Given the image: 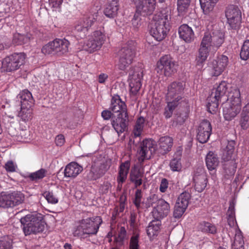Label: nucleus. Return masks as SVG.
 Here are the masks:
<instances>
[{
    "label": "nucleus",
    "instance_id": "1",
    "mask_svg": "<svg viewBox=\"0 0 249 249\" xmlns=\"http://www.w3.org/2000/svg\"><path fill=\"white\" fill-rule=\"evenodd\" d=\"M225 41L224 33L219 30L205 33L196 58V66L202 68L210 52H215Z\"/></svg>",
    "mask_w": 249,
    "mask_h": 249
},
{
    "label": "nucleus",
    "instance_id": "2",
    "mask_svg": "<svg viewBox=\"0 0 249 249\" xmlns=\"http://www.w3.org/2000/svg\"><path fill=\"white\" fill-rule=\"evenodd\" d=\"M170 16L161 14L155 16L149 26L150 34L157 41H160L165 38L170 30Z\"/></svg>",
    "mask_w": 249,
    "mask_h": 249
},
{
    "label": "nucleus",
    "instance_id": "3",
    "mask_svg": "<svg viewBox=\"0 0 249 249\" xmlns=\"http://www.w3.org/2000/svg\"><path fill=\"white\" fill-rule=\"evenodd\" d=\"M69 41L66 38H56L44 45L41 50L44 54L61 56L69 51Z\"/></svg>",
    "mask_w": 249,
    "mask_h": 249
},
{
    "label": "nucleus",
    "instance_id": "4",
    "mask_svg": "<svg viewBox=\"0 0 249 249\" xmlns=\"http://www.w3.org/2000/svg\"><path fill=\"white\" fill-rule=\"evenodd\" d=\"M98 219V221L95 222L91 219H82L73 232L74 236L84 238L87 237L84 236L86 234H96L102 222V219Z\"/></svg>",
    "mask_w": 249,
    "mask_h": 249
},
{
    "label": "nucleus",
    "instance_id": "5",
    "mask_svg": "<svg viewBox=\"0 0 249 249\" xmlns=\"http://www.w3.org/2000/svg\"><path fill=\"white\" fill-rule=\"evenodd\" d=\"M135 42L129 41L124 44L119 52V68L124 71L131 64L135 55Z\"/></svg>",
    "mask_w": 249,
    "mask_h": 249
},
{
    "label": "nucleus",
    "instance_id": "6",
    "mask_svg": "<svg viewBox=\"0 0 249 249\" xmlns=\"http://www.w3.org/2000/svg\"><path fill=\"white\" fill-rule=\"evenodd\" d=\"M25 58L24 53H14L6 57L2 62V71L12 72L18 70L24 64Z\"/></svg>",
    "mask_w": 249,
    "mask_h": 249
},
{
    "label": "nucleus",
    "instance_id": "7",
    "mask_svg": "<svg viewBox=\"0 0 249 249\" xmlns=\"http://www.w3.org/2000/svg\"><path fill=\"white\" fill-rule=\"evenodd\" d=\"M129 87L130 93L135 95L139 91L141 86V80L143 77V70L142 65L131 68L129 71Z\"/></svg>",
    "mask_w": 249,
    "mask_h": 249
},
{
    "label": "nucleus",
    "instance_id": "8",
    "mask_svg": "<svg viewBox=\"0 0 249 249\" xmlns=\"http://www.w3.org/2000/svg\"><path fill=\"white\" fill-rule=\"evenodd\" d=\"M44 219H20L22 229L26 236L44 231L46 223Z\"/></svg>",
    "mask_w": 249,
    "mask_h": 249
},
{
    "label": "nucleus",
    "instance_id": "9",
    "mask_svg": "<svg viewBox=\"0 0 249 249\" xmlns=\"http://www.w3.org/2000/svg\"><path fill=\"white\" fill-rule=\"evenodd\" d=\"M158 68L163 70L165 76L170 77L177 72L178 64L169 54L162 56L157 63Z\"/></svg>",
    "mask_w": 249,
    "mask_h": 249
},
{
    "label": "nucleus",
    "instance_id": "10",
    "mask_svg": "<svg viewBox=\"0 0 249 249\" xmlns=\"http://www.w3.org/2000/svg\"><path fill=\"white\" fill-rule=\"evenodd\" d=\"M227 21L231 29L238 27L241 21V12L237 6L230 5L225 10Z\"/></svg>",
    "mask_w": 249,
    "mask_h": 249
},
{
    "label": "nucleus",
    "instance_id": "11",
    "mask_svg": "<svg viewBox=\"0 0 249 249\" xmlns=\"http://www.w3.org/2000/svg\"><path fill=\"white\" fill-rule=\"evenodd\" d=\"M105 40V36L100 31L93 33L92 37L86 43L85 49L90 53L99 50Z\"/></svg>",
    "mask_w": 249,
    "mask_h": 249
},
{
    "label": "nucleus",
    "instance_id": "12",
    "mask_svg": "<svg viewBox=\"0 0 249 249\" xmlns=\"http://www.w3.org/2000/svg\"><path fill=\"white\" fill-rule=\"evenodd\" d=\"M191 198V194L187 192H183L179 196L175 205L174 218H180L188 206Z\"/></svg>",
    "mask_w": 249,
    "mask_h": 249
},
{
    "label": "nucleus",
    "instance_id": "13",
    "mask_svg": "<svg viewBox=\"0 0 249 249\" xmlns=\"http://www.w3.org/2000/svg\"><path fill=\"white\" fill-rule=\"evenodd\" d=\"M156 5V0H141L136 5V13L143 17L151 15Z\"/></svg>",
    "mask_w": 249,
    "mask_h": 249
},
{
    "label": "nucleus",
    "instance_id": "14",
    "mask_svg": "<svg viewBox=\"0 0 249 249\" xmlns=\"http://www.w3.org/2000/svg\"><path fill=\"white\" fill-rule=\"evenodd\" d=\"M95 21L96 19L93 16L85 18L78 21L74 26V30L77 36L81 38L85 37L88 34L89 28Z\"/></svg>",
    "mask_w": 249,
    "mask_h": 249
},
{
    "label": "nucleus",
    "instance_id": "15",
    "mask_svg": "<svg viewBox=\"0 0 249 249\" xmlns=\"http://www.w3.org/2000/svg\"><path fill=\"white\" fill-rule=\"evenodd\" d=\"M167 106L164 108V115L166 119L171 117L174 110L178 107L187 108L188 106V101L187 99H183L178 96L175 99L167 100Z\"/></svg>",
    "mask_w": 249,
    "mask_h": 249
},
{
    "label": "nucleus",
    "instance_id": "16",
    "mask_svg": "<svg viewBox=\"0 0 249 249\" xmlns=\"http://www.w3.org/2000/svg\"><path fill=\"white\" fill-rule=\"evenodd\" d=\"M128 122V113L117 114L112 117L111 124L115 131L119 134L127 130Z\"/></svg>",
    "mask_w": 249,
    "mask_h": 249
},
{
    "label": "nucleus",
    "instance_id": "17",
    "mask_svg": "<svg viewBox=\"0 0 249 249\" xmlns=\"http://www.w3.org/2000/svg\"><path fill=\"white\" fill-rule=\"evenodd\" d=\"M212 126L207 120H203L197 128L196 139L201 143H206L209 140L212 132Z\"/></svg>",
    "mask_w": 249,
    "mask_h": 249
},
{
    "label": "nucleus",
    "instance_id": "18",
    "mask_svg": "<svg viewBox=\"0 0 249 249\" xmlns=\"http://www.w3.org/2000/svg\"><path fill=\"white\" fill-rule=\"evenodd\" d=\"M185 87V84L184 82H173L168 87L167 93V100H172L175 99L178 96L183 99H186L182 97L180 94L183 92Z\"/></svg>",
    "mask_w": 249,
    "mask_h": 249
},
{
    "label": "nucleus",
    "instance_id": "19",
    "mask_svg": "<svg viewBox=\"0 0 249 249\" xmlns=\"http://www.w3.org/2000/svg\"><path fill=\"white\" fill-rule=\"evenodd\" d=\"M223 116L226 120L231 121L240 112L241 105L226 102L222 104Z\"/></svg>",
    "mask_w": 249,
    "mask_h": 249
},
{
    "label": "nucleus",
    "instance_id": "20",
    "mask_svg": "<svg viewBox=\"0 0 249 249\" xmlns=\"http://www.w3.org/2000/svg\"><path fill=\"white\" fill-rule=\"evenodd\" d=\"M155 151V148L153 141L147 139L143 140L141 143L140 149L139 151L141 156L139 159V161L142 162L145 159H149Z\"/></svg>",
    "mask_w": 249,
    "mask_h": 249
},
{
    "label": "nucleus",
    "instance_id": "21",
    "mask_svg": "<svg viewBox=\"0 0 249 249\" xmlns=\"http://www.w3.org/2000/svg\"><path fill=\"white\" fill-rule=\"evenodd\" d=\"M32 107L18 106V108L16 109L14 107L11 108L12 114L9 115L11 118H14L15 116L19 117L24 122H28L32 119Z\"/></svg>",
    "mask_w": 249,
    "mask_h": 249
},
{
    "label": "nucleus",
    "instance_id": "22",
    "mask_svg": "<svg viewBox=\"0 0 249 249\" xmlns=\"http://www.w3.org/2000/svg\"><path fill=\"white\" fill-rule=\"evenodd\" d=\"M195 188L198 192H202L206 186L207 179L202 168L197 169L193 178Z\"/></svg>",
    "mask_w": 249,
    "mask_h": 249
},
{
    "label": "nucleus",
    "instance_id": "23",
    "mask_svg": "<svg viewBox=\"0 0 249 249\" xmlns=\"http://www.w3.org/2000/svg\"><path fill=\"white\" fill-rule=\"evenodd\" d=\"M110 109L114 114H124V113H128L126 105L124 102L121 100L118 95L114 96L112 98Z\"/></svg>",
    "mask_w": 249,
    "mask_h": 249
},
{
    "label": "nucleus",
    "instance_id": "24",
    "mask_svg": "<svg viewBox=\"0 0 249 249\" xmlns=\"http://www.w3.org/2000/svg\"><path fill=\"white\" fill-rule=\"evenodd\" d=\"M18 107H32L34 100L31 93L27 89H24L17 96Z\"/></svg>",
    "mask_w": 249,
    "mask_h": 249
},
{
    "label": "nucleus",
    "instance_id": "25",
    "mask_svg": "<svg viewBox=\"0 0 249 249\" xmlns=\"http://www.w3.org/2000/svg\"><path fill=\"white\" fill-rule=\"evenodd\" d=\"M83 170V167L75 162L69 163L64 170V176L66 178H75Z\"/></svg>",
    "mask_w": 249,
    "mask_h": 249
},
{
    "label": "nucleus",
    "instance_id": "26",
    "mask_svg": "<svg viewBox=\"0 0 249 249\" xmlns=\"http://www.w3.org/2000/svg\"><path fill=\"white\" fill-rule=\"evenodd\" d=\"M159 151L161 155H165L171 150L173 144V139L168 136L161 137L159 140Z\"/></svg>",
    "mask_w": 249,
    "mask_h": 249
},
{
    "label": "nucleus",
    "instance_id": "27",
    "mask_svg": "<svg viewBox=\"0 0 249 249\" xmlns=\"http://www.w3.org/2000/svg\"><path fill=\"white\" fill-rule=\"evenodd\" d=\"M119 8L118 0H109L104 10L105 16L109 18H114L118 14Z\"/></svg>",
    "mask_w": 249,
    "mask_h": 249
},
{
    "label": "nucleus",
    "instance_id": "28",
    "mask_svg": "<svg viewBox=\"0 0 249 249\" xmlns=\"http://www.w3.org/2000/svg\"><path fill=\"white\" fill-rule=\"evenodd\" d=\"M178 34L180 38L187 43H190L194 39V32L187 24H183L179 27Z\"/></svg>",
    "mask_w": 249,
    "mask_h": 249
},
{
    "label": "nucleus",
    "instance_id": "29",
    "mask_svg": "<svg viewBox=\"0 0 249 249\" xmlns=\"http://www.w3.org/2000/svg\"><path fill=\"white\" fill-rule=\"evenodd\" d=\"M161 222L160 219H154L149 224L147 228V234L151 240H153L158 235Z\"/></svg>",
    "mask_w": 249,
    "mask_h": 249
},
{
    "label": "nucleus",
    "instance_id": "30",
    "mask_svg": "<svg viewBox=\"0 0 249 249\" xmlns=\"http://www.w3.org/2000/svg\"><path fill=\"white\" fill-rule=\"evenodd\" d=\"M157 212L158 215L156 218H164L167 216L170 212L169 204L164 199L160 198L156 207H154L153 213ZM154 218H156L154 217Z\"/></svg>",
    "mask_w": 249,
    "mask_h": 249
},
{
    "label": "nucleus",
    "instance_id": "31",
    "mask_svg": "<svg viewBox=\"0 0 249 249\" xmlns=\"http://www.w3.org/2000/svg\"><path fill=\"white\" fill-rule=\"evenodd\" d=\"M130 162L126 160L122 162L119 167V171L117 177V181L119 184L124 182L126 178L130 168Z\"/></svg>",
    "mask_w": 249,
    "mask_h": 249
},
{
    "label": "nucleus",
    "instance_id": "32",
    "mask_svg": "<svg viewBox=\"0 0 249 249\" xmlns=\"http://www.w3.org/2000/svg\"><path fill=\"white\" fill-rule=\"evenodd\" d=\"M225 163L223 164V169L225 172V176L227 178H230L232 177L236 171V163L232 159L230 160H224Z\"/></svg>",
    "mask_w": 249,
    "mask_h": 249
},
{
    "label": "nucleus",
    "instance_id": "33",
    "mask_svg": "<svg viewBox=\"0 0 249 249\" xmlns=\"http://www.w3.org/2000/svg\"><path fill=\"white\" fill-rule=\"evenodd\" d=\"M206 164L209 170L212 171L216 168L219 163V160L216 155L209 152L206 157Z\"/></svg>",
    "mask_w": 249,
    "mask_h": 249
},
{
    "label": "nucleus",
    "instance_id": "34",
    "mask_svg": "<svg viewBox=\"0 0 249 249\" xmlns=\"http://www.w3.org/2000/svg\"><path fill=\"white\" fill-rule=\"evenodd\" d=\"M104 165H101L99 167L92 166L90 171L87 175L88 179L94 180L100 178L106 172V170L104 169Z\"/></svg>",
    "mask_w": 249,
    "mask_h": 249
},
{
    "label": "nucleus",
    "instance_id": "35",
    "mask_svg": "<svg viewBox=\"0 0 249 249\" xmlns=\"http://www.w3.org/2000/svg\"><path fill=\"white\" fill-rule=\"evenodd\" d=\"M228 84L225 81H222L215 89H213L211 95L220 100L226 94Z\"/></svg>",
    "mask_w": 249,
    "mask_h": 249
},
{
    "label": "nucleus",
    "instance_id": "36",
    "mask_svg": "<svg viewBox=\"0 0 249 249\" xmlns=\"http://www.w3.org/2000/svg\"><path fill=\"white\" fill-rule=\"evenodd\" d=\"M241 94L239 89L236 87H231L228 93L227 102H232L241 105Z\"/></svg>",
    "mask_w": 249,
    "mask_h": 249
},
{
    "label": "nucleus",
    "instance_id": "37",
    "mask_svg": "<svg viewBox=\"0 0 249 249\" xmlns=\"http://www.w3.org/2000/svg\"><path fill=\"white\" fill-rule=\"evenodd\" d=\"M219 0H199L201 7L205 14H208L213 11Z\"/></svg>",
    "mask_w": 249,
    "mask_h": 249
},
{
    "label": "nucleus",
    "instance_id": "38",
    "mask_svg": "<svg viewBox=\"0 0 249 249\" xmlns=\"http://www.w3.org/2000/svg\"><path fill=\"white\" fill-rule=\"evenodd\" d=\"M174 157L170 161V166L171 170L173 171H179L181 169V151L178 150L175 153Z\"/></svg>",
    "mask_w": 249,
    "mask_h": 249
},
{
    "label": "nucleus",
    "instance_id": "39",
    "mask_svg": "<svg viewBox=\"0 0 249 249\" xmlns=\"http://www.w3.org/2000/svg\"><path fill=\"white\" fill-rule=\"evenodd\" d=\"M10 197V204L11 207L19 205L22 203L24 199V196L22 193L20 192H14L11 194H8Z\"/></svg>",
    "mask_w": 249,
    "mask_h": 249
},
{
    "label": "nucleus",
    "instance_id": "40",
    "mask_svg": "<svg viewBox=\"0 0 249 249\" xmlns=\"http://www.w3.org/2000/svg\"><path fill=\"white\" fill-rule=\"evenodd\" d=\"M160 199V198L158 197L157 195L151 194L142 202V208L147 209L152 207L155 203H157L158 204Z\"/></svg>",
    "mask_w": 249,
    "mask_h": 249
},
{
    "label": "nucleus",
    "instance_id": "41",
    "mask_svg": "<svg viewBox=\"0 0 249 249\" xmlns=\"http://www.w3.org/2000/svg\"><path fill=\"white\" fill-rule=\"evenodd\" d=\"M235 142L229 141L226 149L223 154L222 158L224 160H230L231 159L232 155L234 151Z\"/></svg>",
    "mask_w": 249,
    "mask_h": 249
},
{
    "label": "nucleus",
    "instance_id": "42",
    "mask_svg": "<svg viewBox=\"0 0 249 249\" xmlns=\"http://www.w3.org/2000/svg\"><path fill=\"white\" fill-rule=\"evenodd\" d=\"M232 249H244V241L243 236L240 231L236 232L234 240L232 244Z\"/></svg>",
    "mask_w": 249,
    "mask_h": 249
},
{
    "label": "nucleus",
    "instance_id": "43",
    "mask_svg": "<svg viewBox=\"0 0 249 249\" xmlns=\"http://www.w3.org/2000/svg\"><path fill=\"white\" fill-rule=\"evenodd\" d=\"M198 229L203 232L214 234L216 232L215 226L209 222L203 221L198 225Z\"/></svg>",
    "mask_w": 249,
    "mask_h": 249
},
{
    "label": "nucleus",
    "instance_id": "44",
    "mask_svg": "<svg viewBox=\"0 0 249 249\" xmlns=\"http://www.w3.org/2000/svg\"><path fill=\"white\" fill-rule=\"evenodd\" d=\"M220 99L214 97L213 96L211 95L207 98L208 103L207 107L208 110L211 113L216 111L218 108L219 101Z\"/></svg>",
    "mask_w": 249,
    "mask_h": 249
},
{
    "label": "nucleus",
    "instance_id": "45",
    "mask_svg": "<svg viewBox=\"0 0 249 249\" xmlns=\"http://www.w3.org/2000/svg\"><path fill=\"white\" fill-rule=\"evenodd\" d=\"M143 171L138 165H134L130 173V181L141 178L143 177Z\"/></svg>",
    "mask_w": 249,
    "mask_h": 249
},
{
    "label": "nucleus",
    "instance_id": "46",
    "mask_svg": "<svg viewBox=\"0 0 249 249\" xmlns=\"http://www.w3.org/2000/svg\"><path fill=\"white\" fill-rule=\"evenodd\" d=\"M30 35L16 34L14 35L13 42L14 44L18 45L28 42L30 40Z\"/></svg>",
    "mask_w": 249,
    "mask_h": 249
},
{
    "label": "nucleus",
    "instance_id": "47",
    "mask_svg": "<svg viewBox=\"0 0 249 249\" xmlns=\"http://www.w3.org/2000/svg\"><path fill=\"white\" fill-rule=\"evenodd\" d=\"M191 0H178V11L180 15H184L187 12L190 5Z\"/></svg>",
    "mask_w": 249,
    "mask_h": 249
},
{
    "label": "nucleus",
    "instance_id": "48",
    "mask_svg": "<svg viewBox=\"0 0 249 249\" xmlns=\"http://www.w3.org/2000/svg\"><path fill=\"white\" fill-rule=\"evenodd\" d=\"M144 123V118L141 117L137 120L134 129L133 130L134 135L135 138H139L142 131L143 130Z\"/></svg>",
    "mask_w": 249,
    "mask_h": 249
},
{
    "label": "nucleus",
    "instance_id": "49",
    "mask_svg": "<svg viewBox=\"0 0 249 249\" xmlns=\"http://www.w3.org/2000/svg\"><path fill=\"white\" fill-rule=\"evenodd\" d=\"M47 172V171L45 169L41 168L35 172L31 173L28 176V178L31 181H36L37 180L41 179L45 177Z\"/></svg>",
    "mask_w": 249,
    "mask_h": 249
},
{
    "label": "nucleus",
    "instance_id": "50",
    "mask_svg": "<svg viewBox=\"0 0 249 249\" xmlns=\"http://www.w3.org/2000/svg\"><path fill=\"white\" fill-rule=\"evenodd\" d=\"M209 67L212 69V74L214 76H217L221 74L225 69L224 68H221L216 60H213L210 63Z\"/></svg>",
    "mask_w": 249,
    "mask_h": 249
},
{
    "label": "nucleus",
    "instance_id": "51",
    "mask_svg": "<svg viewBox=\"0 0 249 249\" xmlns=\"http://www.w3.org/2000/svg\"><path fill=\"white\" fill-rule=\"evenodd\" d=\"M126 238V231L124 227H121L119 231L118 235L115 236V242L119 246L123 244L124 241Z\"/></svg>",
    "mask_w": 249,
    "mask_h": 249
},
{
    "label": "nucleus",
    "instance_id": "52",
    "mask_svg": "<svg viewBox=\"0 0 249 249\" xmlns=\"http://www.w3.org/2000/svg\"><path fill=\"white\" fill-rule=\"evenodd\" d=\"M240 55L242 60H246L249 58V40H247L244 42Z\"/></svg>",
    "mask_w": 249,
    "mask_h": 249
},
{
    "label": "nucleus",
    "instance_id": "53",
    "mask_svg": "<svg viewBox=\"0 0 249 249\" xmlns=\"http://www.w3.org/2000/svg\"><path fill=\"white\" fill-rule=\"evenodd\" d=\"M10 197L8 194L2 193L0 196V207L3 208L11 207L10 200Z\"/></svg>",
    "mask_w": 249,
    "mask_h": 249
},
{
    "label": "nucleus",
    "instance_id": "54",
    "mask_svg": "<svg viewBox=\"0 0 249 249\" xmlns=\"http://www.w3.org/2000/svg\"><path fill=\"white\" fill-rule=\"evenodd\" d=\"M30 136V131L26 129H18V133L16 138V141L19 142H26Z\"/></svg>",
    "mask_w": 249,
    "mask_h": 249
},
{
    "label": "nucleus",
    "instance_id": "55",
    "mask_svg": "<svg viewBox=\"0 0 249 249\" xmlns=\"http://www.w3.org/2000/svg\"><path fill=\"white\" fill-rule=\"evenodd\" d=\"M142 192L141 189H137L135 194V198L133 200V203L137 208L139 209L142 208Z\"/></svg>",
    "mask_w": 249,
    "mask_h": 249
},
{
    "label": "nucleus",
    "instance_id": "56",
    "mask_svg": "<svg viewBox=\"0 0 249 249\" xmlns=\"http://www.w3.org/2000/svg\"><path fill=\"white\" fill-rule=\"evenodd\" d=\"M12 241L8 238H1L0 239V249H12Z\"/></svg>",
    "mask_w": 249,
    "mask_h": 249
},
{
    "label": "nucleus",
    "instance_id": "57",
    "mask_svg": "<svg viewBox=\"0 0 249 249\" xmlns=\"http://www.w3.org/2000/svg\"><path fill=\"white\" fill-rule=\"evenodd\" d=\"M240 124L243 129H247L249 127V115L241 114Z\"/></svg>",
    "mask_w": 249,
    "mask_h": 249
},
{
    "label": "nucleus",
    "instance_id": "58",
    "mask_svg": "<svg viewBox=\"0 0 249 249\" xmlns=\"http://www.w3.org/2000/svg\"><path fill=\"white\" fill-rule=\"evenodd\" d=\"M43 196L45 197L49 203L55 204L58 202V199L54 197L53 193L50 192H45Z\"/></svg>",
    "mask_w": 249,
    "mask_h": 249
},
{
    "label": "nucleus",
    "instance_id": "59",
    "mask_svg": "<svg viewBox=\"0 0 249 249\" xmlns=\"http://www.w3.org/2000/svg\"><path fill=\"white\" fill-rule=\"evenodd\" d=\"M234 206L235 202L232 200L230 202L229 209L227 212L228 218H235Z\"/></svg>",
    "mask_w": 249,
    "mask_h": 249
},
{
    "label": "nucleus",
    "instance_id": "60",
    "mask_svg": "<svg viewBox=\"0 0 249 249\" xmlns=\"http://www.w3.org/2000/svg\"><path fill=\"white\" fill-rule=\"evenodd\" d=\"M7 132L8 134L12 137L14 140H16V138L18 133V129L17 130L16 125L14 124H10L7 128Z\"/></svg>",
    "mask_w": 249,
    "mask_h": 249
},
{
    "label": "nucleus",
    "instance_id": "61",
    "mask_svg": "<svg viewBox=\"0 0 249 249\" xmlns=\"http://www.w3.org/2000/svg\"><path fill=\"white\" fill-rule=\"evenodd\" d=\"M215 60L219 63L221 68H224L225 69L228 65V58L226 55H221Z\"/></svg>",
    "mask_w": 249,
    "mask_h": 249
},
{
    "label": "nucleus",
    "instance_id": "62",
    "mask_svg": "<svg viewBox=\"0 0 249 249\" xmlns=\"http://www.w3.org/2000/svg\"><path fill=\"white\" fill-rule=\"evenodd\" d=\"M139 16L140 15L135 13L132 19V24L135 28H138L141 25V18L139 17Z\"/></svg>",
    "mask_w": 249,
    "mask_h": 249
},
{
    "label": "nucleus",
    "instance_id": "63",
    "mask_svg": "<svg viewBox=\"0 0 249 249\" xmlns=\"http://www.w3.org/2000/svg\"><path fill=\"white\" fill-rule=\"evenodd\" d=\"M113 115H115V114L112 113L110 110H104L102 112L101 116L104 120H108L110 119L112 120V117Z\"/></svg>",
    "mask_w": 249,
    "mask_h": 249
},
{
    "label": "nucleus",
    "instance_id": "64",
    "mask_svg": "<svg viewBox=\"0 0 249 249\" xmlns=\"http://www.w3.org/2000/svg\"><path fill=\"white\" fill-rule=\"evenodd\" d=\"M138 239L137 237H132L130 242L129 249H138Z\"/></svg>",
    "mask_w": 249,
    "mask_h": 249
}]
</instances>
